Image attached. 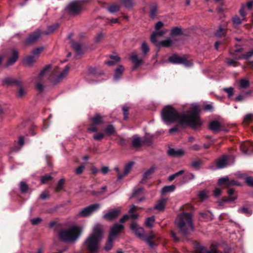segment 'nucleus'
Segmentation results:
<instances>
[{"label": "nucleus", "instance_id": "nucleus-1", "mask_svg": "<svg viewBox=\"0 0 253 253\" xmlns=\"http://www.w3.org/2000/svg\"><path fill=\"white\" fill-rule=\"evenodd\" d=\"M200 110L199 106L194 104L192 105L187 114L181 115L172 107L168 106L163 110L162 117L166 123L176 122L181 125L189 126L196 128L202 125L198 115Z\"/></svg>", "mask_w": 253, "mask_h": 253}, {"label": "nucleus", "instance_id": "nucleus-2", "mask_svg": "<svg viewBox=\"0 0 253 253\" xmlns=\"http://www.w3.org/2000/svg\"><path fill=\"white\" fill-rule=\"evenodd\" d=\"M102 237V232L99 225H96L92 233L84 242L85 247L88 253H97L100 241Z\"/></svg>", "mask_w": 253, "mask_h": 253}, {"label": "nucleus", "instance_id": "nucleus-3", "mask_svg": "<svg viewBox=\"0 0 253 253\" xmlns=\"http://www.w3.org/2000/svg\"><path fill=\"white\" fill-rule=\"evenodd\" d=\"M175 224L184 234L193 231L192 215L190 213L183 212L178 214L175 221Z\"/></svg>", "mask_w": 253, "mask_h": 253}, {"label": "nucleus", "instance_id": "nucleus-4", "mask_svg": "<svg viewBox=\"0 0 253 253\" xmlns=\"http://www.w3.org/2000/svg\"><path fill=\"white\" fill-rule=\"evenodd\" d=\"M130 227L135 235L141 240L145 241L150 247H153L155 245L154 242L151 241L152 239L160 240V237L153 231H151L148 235H146L144 229L135 222L131 223Z\"/></svg>", "mask_w": 253, "mask_h": 253}, {"label": "nucleus", "instance_id": "nucleus-5", "mask_svg": "<svg viewBox=\"0 0 253 253\" xmlns=\"http://www.w3.org/2000/svg\"><path fill=\"white\" fill-rule=\"evenodd\" d=\"M82 229L78 226L61 230L58 233L60 239L67 243L75 242L81 236Z\"/></svg>", "mask_w": 253, "mask_h": 253}, {"label": "nucleus", "instance_id": "nucleus-6", "mask_svg": "<svg viewBox=\"0 0 253 253\" xmlns=\"http://www.w3.org/2000/svg\"><path fill=\"white\" fill-rule=\"evenodd\" d=\"M123 229V225L119 223L115 224L111 227L108 241L104 247V249L106 251H109L112 249L114 240Z\"/></svg>", "mask_w": 253, "mask_h": 253}, {"label": "nucleus", "instance_id": "nucleus-7", "mask_svg": "<svg viewBox=\"0 0 253 253\" xmlns=\"http://www.w3.org/2000/svg\"><path fill=\"white\" fill-rule=\"evenodd\" d=\"M170 62L174 64H183L187 67H191L193 65V61L190 59L187 56H179L174 54L169 57Z\"/></svg>", "mask_w": 253, "mask_h": 253}, {"label": "nucleus", "instance_id": "nucleus-8", "mask_svg": "<svg viewBox=\"0 0 253 253\" xmlns=\"http://www.w3.org/2000/svg\"><path fill=\"white\" fill-rule=\"evenodd\" d=\"M100 206L98 204L91 205L83 209L78 213L80 217H87L99 209Z\"/></svg>", "mask_w": 253, "mask_h": 253}, {"label": "nucleus", "instance_id": "nucleus-9", "mask_svg": "<svg viewBox=\"0 0 253 253\" xmlns=\"http://www.w3.org/2000/svg\"><path fill=\"white\" fill-rule=\"evenodd\" d=\"M82 1L80 0L75 1L71 2L67 7L66 9L68 12L72 14L79 13L82 8Z\"/></svg>", "mask_w": 253, "mask_h": 253}, {"label": "nucleus", "instance_id": "nucleus-10", "mask_svg": "<svg viewBox=\"0 0 253 253\" xmlns=\"http://www.w3.org/2000/svg\"><path fill=\"white\" fill-rule=\"evenodd\" d=\"M232 158L229 156H223L222 157L218 159L216 162V166L217 168L222 169L229 165V160H232Z\"/></svg>", "mask_w": 253, "mask_h": 253}, {"label": "nucleus", "instance_id": "nucleus-11", "mask_svg": "<svg viewBox=\"0 0 253 253\" xmlns=\"http://www.w3.org/2000/svg\"><path fill=\"white\" fill-rule=\"evenodd\" d=\"M120 213V211L119 209H114L104 214L103 217L107 220H111L117 218Z\"/></svg>", "mask_w": 253, "mask_h": 253}, {"label": "nucleus", "instance_id": "nucleus-12", "mask_svg": "<svg viewBox=\"0 0 253 253\" xmlns=\"http://www.w3.org/2000/svg\"><path fill=\"white\" fill-rule=\"evenodd\" d=\"M41 32L40 31L38 30L32 34L26 40L25 42L28 44H31L37 41L40 37Z\"/></svg>", "mask_w": 253, "mask_h": 253}, {"label": "nucleus", "instance_id": "nucleus-13", "mask_svg": "<svg viewBox=\"0 0 253 253\" xmlns=\"http://www.w3.org/2000/svg\"><path fill=\"white\" fill-rule=\"evenodd\" d=\"M168 32V30H161L160 31L159 30L158 31H155V32H153L152 34L151 37V41L153 43H158V40L157 39V37L159 36H162L164 35H165L167 32Z\"/></svg>", "mask_w": 253, "mask_h": 253}, {"label": "nucleus", "instance_id": "nucleus-14", "mask_svg": "<svg viewBox=\"0 0 253 253\" xmlns=\"http://www.w3.org/2000/svg\"><path fill=\"white\" fill-rule=\"evenodd\" d=\"M218 184L220 185L225 184L227 186L228 185H239V184L234 180L229 181V179L227 177H222L218 179Z\"/></svg>", "mask_w": 253, "mask_h": 253}, {"label": "nucleus", "instance_id": "nucleus-15", "mask_svg": "<svg viewBox=\"0 0 253 253\" xmlns=\"http://www.w3.org/2000/svg\"><path fill=\"white\" fill-rule=\"evenodd\" d=\"M19 57V53L18 51L15 49L12 50V54L11 57L8 59L6 66H9L13 64Z\"/></svg>", "mask_w": 253, "mask_h": 253}, {"label": "nucleus", "instance_id": "nucleus-16", "mask_svg": "<svg viewBox=\"0 0 253 253\" xmlns=\"http://www.w3.org/2000/svg\"><path fill=\"white\" fill-rule=\"evenodd\" d=\"M69 69V67L66 66L64 70L61 72L60 75L55 79L54 81V83H58L62 81L64 78H65L68 73Z\"/></svg>", "mask_w": 253, "mask_h": 253}, {"label": "nucleus", "instance_id": "nucleus-17", "mask_svg": "<svg viewBox=\"0 0 253 253\" xmlns=\"http://www.w3.org/2000/svg\"><path fill=\"white\" fill-rule=\"evenodd\" d=\"M209 128L214 132H217L221 130V125L217 121H213L210 123Z\"/></svg>", "mask_w": 253, "mask_h": 253}, {"label": "nucleus", "instance_id": "nucleus-18", "mask_svg": "<svg viewBox=\"0 0 253 253\" xmlns=\"http://www.w3.org/2000/svg\"><path fill=\"white\" fill-rule=\"evenodd\" d=\"M168 153L169 156L173 157H179L184 154V151L181 149L175 150L174 149H169L168 151Z\"/></svg>", "mask_w": 253, "mask_h": 253}, {"label": "nucleus", "instance_id": "nucleus-19", "mask_svg": "<svg viewBox=\"0 0 253 253\" xmlns=\"http://www.w3.org/2000/svg\"><path fill=\"white\" fill-rule=\"evenodd\" d=\"M167 199H162L159 200L154 207V209L158 211H162L165 209L167 202Z\"/></svg>", "mask_w": 253, "mask_h": 253}, {"label": "nucleus", "instance_id": "nucleus-20", "mask_svg": "<svg viewBox=\"0 0 253 253\" xmlns=\"http://www.w3.org/2000/svg\"><path fill=\"white\" fill-rule=\"evenodd\" d=\"M239 177L244 179L248 185L253 187V177L248 176L245 173L241 174L239 175Z\"/></svg>", "mask_w": 253, "mask_h": 253}, {"label": "nucleus", "instance_id": "nucleus-21", "mask_svg": "<svg viewBox=\"0 0 253 253\" xmlns=\"http://www.w3.org/2000/svg\"><path fill=\"white\" fill-rule=\"evenodd\" d=\"M131 60L135 63L134 68H136L142 62V59H139L138 57V55L136 53L134 52L132 53L130 57Z\"/></svg>", "mask_w": 253, "mask_h": 253}, {"label": "nucleus", "instance_id": "nucleus-22", "mask_svg": "<svg viewBox=\"0 0 253 253\" xmlns=\"http://www.w3.org/2000/svg\"><path fill=\"white\" fill-rule=\"evenodd\" d=\"M124 68L122 65H119L115 71L114 79L118 80L122 76Z\"/></svg>", "mask_w": 253, "mask_h": 253}, {"label": "nucleus", "instance_id": "nucleus-23", "mask_svg": "<svg viewBox=\"0 0 253 253\" xmlns=\"http://www.w3.org/2000/svg\"><path fill=\"white\" fill-rule=\"evenodd\" d=\"M143 142L144 141L141 140L140 137L136 135L133 137L132 144L133 147L138 148L142 145Z\"/></svg>", "mask_w": 253, "mask_h": 253}, {"label": "nucleus", "instance_id": "nucleus-24", "mask_svg": "<svg viewBox=\"0 0 253 253\" xmlns=\"http://www.w3.org/2000/svg\"><path fill=\"white\" fill-rule=\"evenodd\" d=\"M171 44L172 41L170 39H168L161 42H158L157 43H155L157 46L163 47H169L171 45Z\"/></svg>", "mask_w": 253, "mask_h": 253}, {"label": "nucleus", "instance_id": "nucleus-25", "mask_svg": "<svg viewBox=\"0 0 253 253\" xmlns=\"http://www.w3.org/2000/svg\"><path fill=\"white\" fill-rule=\"evenodd\" d=\"M155 218L154 216L147 217L145 221V225L146 227L151 228L153 227Z\"/></svg>", "mask_w": 253, "mask_h": 253}, {"label": "nucleus", "instance_id": "nucleus-26", "mask_svg": "<svg viewBox=\"0 0 253 253\" xmlns=\"http://www.w3.org/2000/svg\"><path fill=\"white\" fill-rule=\"evenodd\" d=\"M143 189L142 188H138L137 189H135L133 190V192L132 194V197L137 198L138 201H141L144 199V198H140L138 199V195L142 193L143 192Z\"/></svg>", "mask_w": 253, "mask_h": 253}, {"label": "nucleus", "instance_id": "nucleus-27", "mask_svg": "<svg viewBox=\"0 0 253 253\" xmlns=\"http://www.w3.org/2000/svg\"><path fill=\"white\" fill-rule=\"evenodd\" d=\"M228 198L227 199L225 200V201L233 202L236 199L237 196L234 194V190L233 189H230L228 191Z\"/></svg>", "mask_w": 253, "mask_h": 253}, {"label": "nucleus", "instance_id": "nucleus-28", "mask_svg": "<svg viewBox=\"0 0 253 253\" xmlns=\"http://www.w3.org/2000/svg\"><path fill=\"white\" fill-rule=\"evenodd\" d=\"M50 72V66H47L45 68H44L39 74L37 81L38 82L39 80L42 78V77H43L44 76H47L48 75V74Z\"/></svg>", "mask_w": 253, "mask_h": 253}, {"label": "nucleus", "instance_id": "nucleus-29", "mask_svg": "<svg viewBox=\"0 0 253 253\" xmlns=\"http://www.w3.org/2000/svg\"><path fill=\"white\" fill-rule=\"evenodd\" d=\"M175 189V186L174 185L166 186L162 188L161 190V193L162 194H164L169 192H171L174 191Z\"/></svg>", "mask_w": 253, "mask_h": 253}, {"label": "nucleus", "instance_id": "nucleus-30", "mask_svg": "<svg viewBox=\"0 0 253 253\" xmlns=\"http://www.w3.org/2000/svg\"><path fill=\"white\" fill-rule=\"evenodd\" d=\"M37 59V58L34 57L32 54L31 55L28 56L26 57L25 59V63L27 65H30L34 62H35L36 60Z\"/></svg>", "mask_w": 253, "mask_h": 253}, {"label": "nucleus", "instance_id": "nucleus-31", "mask_svg": "<svg viewBox=\"0 0 253 253\" xmlns=\"http://www.w3.org/2000/svg\"><path fill=\"white\" fill-rule=\"evenodd\" d=\"M110 58L111 60L107 61L106 62V64L108 66H112L115 64H116L117 62L120 61V58L118 56H111Z\"/></svg>", "mask_w": 253, "mask_h": 253}, {"label": "nucleus", "instance_id": "nucleus-32", "mask_svg": "<svg viewBox=\"0 0 253 253\" xmlns=\"http://www.w3.org/2000/svg\"><path fill=\"white\" fill-rule=\"evenodd\" d=\"M133 164H134V162H130L128 163V164H127L126 165L125 168H124V175H127L129 173V172L130 171V170L132 168Z\"/></svg>", "mask_w": 253, "mask_h": 253}, {"label": "nucleus", "instance_id": "nucleus-33", "mask_svg": "<svg viewBox=\"0 0 253 253\" xmlns=\"http://www.w3.org/2000/svg\"><path fill=\"white\" fill-rule=\"evenodd\" d=\"M200 214L201 215L202 217H203L206 220H208L212 219V214L211 212L209 211L203 212H200Z\"/></svg>", "mask_w": 253, "mask_h": 253}, {"label": "nucleus", "instance_id": "nucleus-34", "mask_svg": "<svg viewBox=\"0 0 253 253\" xmlns=\"http://www.w3.org/2000/svg\"><path fill=\"white\" fill-rule=\"evenodd\" d=\"M92 122L96 125H98L103 123V119L101 116L96 115L91 119Z\"/></svg>", "mask_w": 253, "mask_h": 253}, {"label": "nucleus", "instance_id": "nucleus-35", "mask_svg": "<svg viewBox=\"0 0 253 253\" xmlns=\"http://www.w3.org/2000/svg\"><path fill=\"white\" fill-rule=\"evenodd\" d=\"M52 179V177L50 174H45L44 176H42L41 178V183L42 184H45L48 183L49 181H51Z\"/></svg>", "mask_w": 253, "mask_h": 253}, {"label": "nucleus", "instance_id": "nucleus-36", "mask_svg": "<svg viewBox=\"0 0 253 253\" xmlns=\"http://www.w3.org/2000/svg\"><path fill=\"white\" fill-rule=\"evenodd\" d=\"M198 197L201 201H204L208 198V192L206 190L200 191L198 194Z\"/></svg>", "mask_w": 253, "mask_h": 253}, {"label": "nucleus", "instance_id": "nucleus-37", "mask_svg": "<svg viewBox=\"0 0 253 253\" xmlns=\"http://www.w3.org/2000/svg\"><path fill=\"white\" fill-rule=\"evenodd\" d=\"M157 11V5L156 4H152L150 7V16L151 18H154L156 16Z\"/></svg>", "mask_w": 253, "mask_h": 253}, {"label": "nucleus", "instance_id": "nucleus-38", "mask_svg": "<svg viewBox=\"0 0 253 253\" xmlns=\"http://www.w3.org/2000/svg\"><path fill=\"white\" fill-rule=\"evenodd\" d=\"M200 253H217V252L215 248L208 251L205 247H202L200 249Z\"/></svg>", "mask_w": 253, "mask_h": 253}, {"label": "nucleus", "instance_id": "nucleus-39", "mask_svg": "<svg viewBox=\"0 0 253 253\" xmlns=\"http://www.w3.org/2000/svg\"><path fill=\"white\" fill-rule=\"evenodd\" d=\"M43 47H40L33 50L32 54L37 59L39 57V54L43 51Z\"/></svg>", "mask_w": 253, "mask_h": 253}, {"label": "nucleus", "instance_id": "nucleus-40", "mask_svg": "<svg viewBox=\"0 0 253 253\" xmlns=\"http://www.w3.org/2000/svg\"><path fill=\"white\" fill-rule=\"evenodd\" d=\"M120 9L119 5L117 4H112L108 8V10L110 13H115L118 11Z\"/></svg>", "mask_w": 253, "mask_h": 253}, {"label": "nucleus", "instance_id": "nucleus-41", "mask_svg": "<svg viewBox=\"0 0 253 253\" xmlns=\"http://www.w3.org/2000/svg\"><path fill=\"white\" fill-rule=\"evenodd\" d=\"M155 168L154 167H151L149 169L146 171L143 175V179H147L150 178L151 174L154 171Z\"/></svg>", "mask_w": 253, "mask_h": 253}, {"label": "nucleus", "instance_id": "nucleus-42", "mask_svg": "<svg viewBox=\"0 0 253 253\" xmlns=\"http://www.w3.org/2000/svg\"><path fill=\"white\" fill-rule=\"evenodd\" d=\"M225 35V30L220 26L218 30L215 33V36L217 37H222Z\"/></svg>", "mask_w": 253, "mask_h": 253}, {"label": "nucleus", "instance_id": "nucleus-43", "mask_svg": "<svg viewBox=\"0 0 253 253\" xmlns=\"http://www.w3.org/2000/svg\"><path fill=\"white\" fill-rule=\"evenodd\" d=\"M141 49L143 54L146 55L149 51V47L145 42H143L142 43Z\"/></svg>", "mask_w": 253, "mask_h": 253}, {"label": "nucleus", "instance_id": "nucleus-44", "mask_svg": "<svg viewBox=\"0 0 253 253\" xmlns=\"http://www.w3.org/2000/svg\"><path fill=\"white\" fill-rule=\"evenodd\" d=\"M72 47L76 51L77 54H80L81 51V47L79 43H74L72 44Z\"/></svg>", "mask_w": 253, "mask_h": 253}, {"label": "nucleus", "instance_id": "nucleus-45", "mask_svg": "<svg viewBox=\"0 0 253 253\" xmlns=\"http://www.w3.org/2000/svg\"><path fill=\"white\" fill-rule=\"evenodd\" d=\"M195 177L194 175L192 173H187L183 177V181L187 182L188 181L194 179Z\"/></svg>", "mask_w": 253, "mask_h": 253}, {"label": "nucleus", "instance_id": "nucleus-46", "mask_svg": "<svg viewBox=\"0 0 253 253\" xmlns=\"http://www.w3.org/2000/svg\"><path fill=\"white\" fill-rule=\"evenodd\" d=\"M241 23V20L238 17L235 16L233 18V24L234 27H237Z\"/></svg>", "mask_w": 253, "mask_h": 253}, {"label": "nucleus", "instance_id": "nucleus-47", "mask_svg": "<svg viewBox=\"0 0 253 253\" xmlns=\"http://www.w3.org/2000/svg\"><path fill=\"white\" fill-rule=\"evenodd\" d=\"M20 188L22 192H26L28 190V185L24 182H21L20 184Z\"/></svg>", "mask_w": 253, "mask_h": 253}, {"label": "nucleus", "instance_id": "nucleus-48", "mask_svg": "<svg viewBox=\"0 0 253 253\" xmlns=\"http://www.w3.org/2000/svg\"><path fill=\"white\" fill-rule=\"evenodd\" d=\"M64 179H61L57 183V184L56 185V190L57 191H59L61 190L63 188V185L64 183Z\"/></svg>", "mask_w": 253, "mask_h": 253}, {"label": "nucleus", "instance_id": "nucleus-49", "mask_svg": "<svg viewBox=\"0 0 253 253\" xmlns=\"http://www.w3.org/2000/svg\"><path fill=\"white\" fill-rule=\"evenodd\" d=\"M114 131L115 128L112 125L108 126L105 129L106 132L109 135L113 133Z\"/></svg>", "mask_w": 253, "mask_h": 253}, {"label": "nucleus", "instance_id": "nucleus-50", "mask_svg": "<svg viewBox=\"0 0 253 253\" xmlns=\"http://www.w3.org/2000/svg\"><path fill=\"white\" fill-rule=\"evenodd\" d=\"M249 144H242L241 146V149L243 153H244L245 154H249V151L248 150V147H249Z\"/></svg>", "mask_w": 253, "mask_h": 253}, {"label": "nucleus", "instance_id": "nucleus-51", "mask_svg": "<svg viewBox=\"0 0 253 253\" xmlns=\"http://www.w3.org/2000/svg\"><path fill=\"white\" fill-rule=\"evenodd\" d=\"M240 84L241 87L246 88L248 86L249 84V82L246 79H243L240 81Z\"/></svg>", "mask_w": 253, "mask_h": 253}, {"label": "nucleus", "instance_id": "nucleus-52", "mask_svg": "<svg viewBox=\"0 0 253 253\" xmlns=\"http://www.w3.org/2000/svg\"><path fill=\"white\" fill-rule=\"evenodd\" d=\"M181 33V30L180 28L177 27L174 28L172 29L171 32V35H177Z\"/></svg>", "mask_w": 253, "mask_h": 253}, {"label": "nucleus", "instance_id": "nucleus-53", "mask_svg": "<svg viewBox=\"0 0 253 253\" xmlns=\"http://www.w3.org/2000/svg\"><path fill=\"white\" fill-rule=\"evenodd\" d=\"M104 137V134L103 133H98L93 135V139L96 140H100Z\"/></svg>", "mask_w": 253, "mask_h": 253}, {"label": "nucleus", "instance_id": "nucleus-54", "mask_svg": "<svg viewBox=\"0 0 253 253\" xmlns=\"http://www.w3.org/2000/svg\"><path fill=\"white\" fill-rule=\"evenodd\" d=\"M223 90L228 94L229 97H230L233 94V88L232 87L224 88Z\"/></svg>", "mask_w": 253, "mask_h": 253}, {"label": "nucleus", "instance_id": "nucleus-55", "mask_svg": "<svg viewBox=\"0 0 253 253\" xmlns=\"http://www.w3.org/2000/svg\"><path fill=\"white\" fill-rule=\"evenodd\" d=\"M253 55V49L251 51L247 52L246 54L244 55L242 57H239L238 59H240L242 58H245L246 59H248L249 57H250L252 55Z\"/></svg>", "mask_w": 253, "mask_h": 253}, {"label": "nucleus", "instance_id": "nucleus-56", "mask_svg": "<svg viewBox=\"0 0 253 253\" xmlns=\"http://www.w3.org/2000/svg\"><path fill=\"white\" fill-rule=\"evenodd\" d=\"M125 6L127 7H130L132 6L133 3L131 0H122Z\"/></svg>", "mask_w": 253, "mask_h": 253}, {"label": "nucleus", "instance_id": "nucleus-57", "mask_svg": "<svg viewBox=\"0 0 253 253\" xmlns=\"http://www.w3.org/2000/svg\"><path fill=\"white\" fill-rule=\"evenodd\" d=\"M24 140L23 137V136H20L19 137V140H18V144L19 145H20V147L19 148H15V150H19L20 148L24 145Z\"/></svg>", "mask_w": 253, "mask_h": 253}, {"label": "nucleus", "instance_id": "nucleus-58", "mask_svg": "<svg viewBox=\"0 0 253 253\" xmlns=\"http://www.w3.org/2000/svg\"><path fill=\"white\" fill-rule=\"evenodd\" d=\"M25 94V91L22 87H20L17 92V96L19 97H22Z\"/></svg>", "mask_w": 253, "mask_h": 253}, {"label": "nucleus", "instance_id": "nucleus-59", "mask_svg": "<svg viewBox=\"0 0 253 253\" xmlns=\"http://www.w3.org/2000/svg\"><path fill=\"white\" fill-rule=\"evenodd\" d=\"M42 221V219L40 217L32 219L31 222L33 225H37L39 224Z\"/></svg>", "mask_w": 253, "mask_h": 253}, {"label": "nucleus", "instance_id": "nucleus-60", "mask_svg": "<svg viewBox=\"0 0 253 253\" xmlns=\"http://www.w3.org/2000/svg\"><path fill=\"white\" fill-rule=\"evenodd\" d=\"M239 211L241 212L244 213L247 215H251L252 211H250L248 208H242L239 210Z\"/></svg>", "mask_w": 253, "mask_h": 253}, {"label": "nucleus", "instance_id": "nucleus-61", "mask_svg": "<svg viewBox=\"0 0 253 253\" xmlns=\"http://www.w3.org/2000/svg\"><path fill=\"white\" fill-rule=\"evenodd\" d=\"M3 83L7 84H10L11 83H17V81L11 79L7 78L3 80Z\"/></svg>", "mask_w": 253, "mask_h": 253}, {"label": "nucleus", "instance_id": "nucleus-62", "mask_svg": "<svg viewBox=\"0 0 253 253\" xmlns=\"http://www.w3.org/2000/svg\"><path fill=\"white\" fill-rule=\"evenodd\" d=\"M36 88L39 92H42L43 90L44 87L41 83H37Z\"/></svg>", "mask_w": 253, "mask_h": 253}, {"label": "nucleus", "instance_id": "nucleus-63", "mask_svg": "<svg viewBox=\"0 0 253 253\" xmlns=\"http://www.w3.org/2000/svg\"><path fill=\"white\" fill-rule=\"evenodd\" d=\"M163 25H164V24L161 21L158 22L156 24L155 26V31L159 30L161 28H162L163 26Z\"/></svg>", "mask_w": 253, "mask_h": 253}, {"label": "nucleus", "instance_id": "nucleus-64", "mask_svg": "<svg viewBox=\"0 0 253 253\" xmlns=\"http://www.w3.org/2000/svg\"><path fill=\"white\" fill-rule=\"evenodd\" d=\"M221 194V190L219 188H216L213 191V195L215 197H218Z\"/></svg>", "mask_w": 253, "mask_h": 253}]
</instances>
